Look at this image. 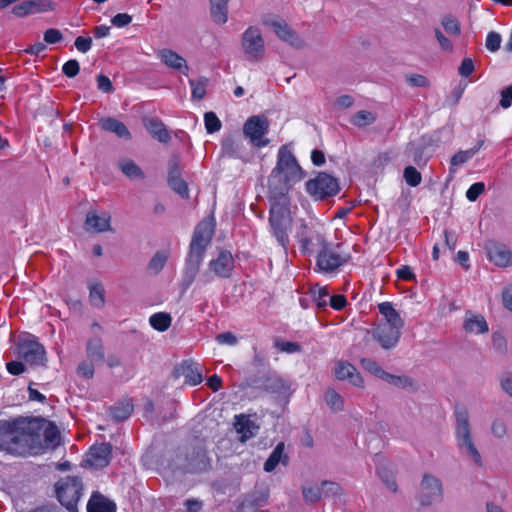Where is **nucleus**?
I'll list each match as a JSON object with an SVG mask.
<instances>
[{
    "label": "nucleus",
    "mask_w": 512,
    "mask_h": 512,
    "mask_svg": "<svg viewBox=\"0 0 512 512\" xmlns=\"http://www.w3.org/2000/svg\"><path fill=\"white\" fill-rule=\"evenodd\" d=\"M38 424L28 418L0 420V449L15 456L39 454Z\"/></svg>",
    "instance_id": "f257e3e1"
},
{
    "label": "nucleus",
    "mask_w": 512,
    "mask_h": 512,
    "mask_svg": "<svg viewBox=\"0 0 512 512\" xmlns=\"http://www.w3.org/2000/svg\"><path fill=\"white\" fill-rule=\"evenodd\" d=\"M304 178V171L288 146H281L277 154L276 166L268 177L271 199H288L289 190Z\"/></svg>",
    "instance_id": "f03ea898"
},
{
    "label": "nucleus",
    "mask_w": 512,
    "mask_h": 512,
    "mask_svg": "<svg viewBox=\"0 0 512 512\" xmlns=\"http://www.w3.org/2000/svg\"><path fill=\"white\" fill-rule=\"evenodd\" d=\"M271 207L269 212V224L271 233L275 237L277 243L286 251L290 239L289 232L292 226V220L288 211V199H271Z\"/></svg>",
    "instance_id": "7ed1b4c3"
},
{
    "label": "nucleus",
    "mask_w": 512,
    "mask_h": 512,
    "mask_svg": "<svg viewBox=\"0 0 512 512\" xmlns=\"http://www.w3.org/2000/svg\"><path fill=\"white\" fill-rule=\"evenodd\" d=\"M456 415V441L460 453L470 459L475 465L482 466V457L471 435L469 415L465 408H458Z\"/></svg>",
    "instance_id": "20e7f679"
},
{
    "label": "nucleus",
    "mask_w": 512,
    "mask_h": 512,
    "mask_svg": "<svg viewBox=\"0 0 512 512\" xmlns=\"http://www.w3.org/2000/svg\"><path fill=\"white\" fill-rule=\"evenodd\" d=\"M295 237L300 252L305 256L317 254L329 243L323 227L306 223L298 227Z\"/></svg>",
    "instance_id": "39448f33"
},
{
    "label": "nucleus",
    "mask_w": 512,
    "mask_h": 512,
    "mask_svg": "<svg viewBox=\"0 0 512 512\" xmlns=\"http://www.w3.org/2000/svg\"><path fill=\"white\" fill-rule=\"evenodd\" d=\"M16 354L30 366H42L46 361L44 347L30 334L21 335L16 344Z\"/></svg>",
    "instance_id": "423d86ee"
},
{
    "label": "nucleus",
    "mask_w": 512,
    "mask_h": 512,
    "mask_svg": "<svg viewBox=\"0 0 512 512\" xmlns=\"http://www.w3.org/2000/svg\"><path fill=\"white\" fill-rule=\"evenodd\" d=\"M55 487L60 503L69 511H74L82 496L83 486L81 479L76 476H66L59 480Z\"/></svg>",
    "instance_id": "0eeeda50"
},
{
    "label": "nucleus",
    "mask_w": 512,
    "mask_h": 512,
    "mask_svg": "<svg viewBox=\"0 0 512 512\" xmlns=\"http://www.w3.org/2000/svg\"><path fill=\"white\" fill-rule=\"evenodd\" d=\"M342 245L328 243L325 248L317 253L316 269L330 273L337 270L350 260V254L341 250Z\"/></svg>",
    "instance_id": "6e6552de"
},
{
    "label": "nucleus",
    "mask_w": 512,
    "mask_h": 512,
    "mask_svg": "<svg viewBox=\"0 0 512 512\" xmlns=\"http://www.w3.org/2000/svg\"><path fill=\"white\" fill-rule=\"evenodd\" d=\"M241 47L245 58L250 62H259L264 57L265 42L259 28L250 26L243 32Z\"/></svg>",
    "instance_id": "1a4fd4ad"
},
{
    "label": "nucleus",
    "mask_w": 512,
    "mask_h": 512,
    "mask_svg": "<svg viewBox=\"0 0 512 512\" xmlns=\"http://www.w3.org/2000/svg\"><path fill=\"white\" fill-rule=\"evenodd\" d=\"M338 180L325 172L306 182L307 193L316 200H322L336 195L339 192Z\"/></svg>",
    "instance_id": "9d476101"
},
{
    "label": "nucleus",
    "mask_w": 512,
    "mask_h": 512,
    "mask_svg": "<svg viewBox=\"0 0 512 512\" xmlns=\"http://www.w3.org/2000/svg\"><path fill=\"white\" fill-rule=\"evenodd\" d=\"M269 131V121L263 115L249 117L243 126V134L255 147H265L270 141L264 136Z\"/></svg>",
    "instance_id": "9b49d317"
},
{
    "label": "nucleus",
    "mask_w": 512,
    "mask_h": 512,
    "mask_svg": "<svg viewBox=\"0 0 512 512\" xmlns=\"http://www.w3.org/2000/svg\"><path fill=\"white\" fill-rule=\"evenodd\" d=\"M443 498V486L439 478L425 473L420 483L419 501L423 506L440 502Z\"/></svg>",
    "instance_id": "f8f14e48"
},
{
    "label": "nucleus",
    "mask_w": 512,
    "mask_h": 512,
    "mask_svg": "<svg viewBox=\"0 0 512 512\" xmlns=\"http://www.w3.org/2000/svg\"><path fill=\"white\" fill-rule=\"evenodd\" d=\"M31 421H36L38 424L35 435L38 436L40 442L39 454L45 449H55L60 445V432L53 422L37 418L31 419Z\"/></svg>",
    "instance_id": "ddd939ff"
},
{
    "label": "nucleus",
    "mask_w": 512,
    "mask_h": 512,
    "mask_svg": "<svg viewBox=\"0 0 512 512\" xmlns=\"http://www.w3.org/2000/svg\"><path fill=\"white\" fill-rule=\"evenodd\" d=\"M263 24L273 29L279 39L287 42L292 47L302 48L304 46V41L284 20L276 16H267L263 19Z\"/></svg>",
    "instance_id": "4468645a"
},
{
    "label": "nucleus",
    "mask_w": 512,
    "mask_h": 512,
    "mask_svg": "<svg viewBox=\"0 0 512 512\" xmlns=\"http://www.w3.org/2000/svg\"><path fill=\"white\" fill-rule=\"evenodd\" d=\"M173 374L176 378L183 377L185 384L189 386H196L204 379L201 364L193 360L182 361L174 368Z\"/></svg>",
    "instance_id": "2eb2a0df"
},
{
    "label": "nucleus",
    "mask_w": 512,
    "mask_h": 512,
    "mask_svg": "<svg viewBox=\"0 0 512 512\" xmlns=\"http://www.w3.org/2000/svg\"><path fill=\"white\" fill-rule=\"evenodd\" d=\"M214 233V225L211 221H202L194 231L189 251L204 255L211 242Z\"/></svg>",
    "instance_id": "dca6fc26"
},
{
    "label": "nucleus",
    "mask_w": 512,
    "mask_h": 512,
    "mask_svg": "<svg viewBox=\"0 0 512 512\" xmlns=\"http://www.w3.org/2000/svg\"><path fill=\"white\" fill-rule=\"evenodd\" d=\"M204 255L189 251L185 259L184 268L182 271L181 287L185 291L195 281L199 273Z\"/></svg>",
    "instance_id": "f3484780"
},
{
    "label": "nucleus",
    "mask_w": 512,
    "mask_h": 512,
    "mask_svg": "<svg viewBox=\"0 0 512 512\" xmlns=\"http://www.w3.org/2000/svg\"><path fill=\"white\" fill-rule=\"evenodd\" d=\"M208 268L219 278H230L234 269V258L229 251H221L208 263Z\"/></svg>",
    "instance_id": "a211bd4d"
},
{
    "label": "nucleus",
    "mask_w": 512,
    "mask_h": 512,
    "mask_svg": "<svg viewBox=\"0 0 512 512\" xmlns=\"http://www.w3.org/2000/svg\"><path fill=\"white\" fill-rule=\"evenodd\" d=\"M334 375L338 380L348 381L355 387H364V380L355 366L343 360H339L334 366Z\"/></svg>",
    "instance_id": "6ab92c4d"
},
{
    "label": "nucleus",
    "mask_w": 512,
    "mask_h": 512,
    "mask_svg": "<svg viewBox=\"0 0 512 512\" xmlns=\"http://www.w3.org/2000/svg\"><path fill=\"white\" fill-rule=\"evenodd\" d=\"M112 446L109 443L93 445L90 448L88 463L90 466L99 469L108 466L111 460Z\"/></svg>",
    "instance_id": "aec40b11"
},
{
    "label": "nucleus",
    "mask_w": 512,
    "mask_h": 512,
    "mask_svg": "<svg viewBox=\"0 0 512 512\" xmlns=\"http://www.w3.org/2000/svg\"><path fill=\"white\" fill-rule=\"evenodd\" d=\"M401 328H394L390 325L379 324L374 330V337L384 349L394 347L399 341Z\"/></svg>",
    "instance_id": "412c9836"
},
{
    "label": "nucleus",
    "mask_w": 512,
    "mask_h": 512,
    "mask_svg": "<svg viewBox=\"0 0 512 512\" xmlns=\"http://www.w3.org/2000/svg\"><path fill=\"white\" fill-rule=\"evenodd\" d=\"M111 215L106 211H89L86 215L85 226L86 230L95 232L111 231Z\"/></svg>",
    "instance_id": "4be33fe9"
},
{
    "label": "nucleus",
    "mask_w": 512,
    "mask_h": 512,
    "mask_svg": "<svg viewBox=\"0 0 512 512\" xmlns=\"http://www.w3.org/2000/svg\"><path fill=\"white\" fill-rule=\"evenodd\" d=\"M157 55L161 62H163L167 67L179 71L184 75L188 74V65L186 60L175 51L171 49H162Z\"/></svg>",
    "instance_id": "5701e85b"
},
{
    "label": "nucleus",
    "mask_w": 512,
    "mask_h": 512,
    "mask_svg": "<svg viewBox=\"0 0 512 512\" xmlns=\"http://www.w3.org/2000/svg\"><path fill=\"white\" fill-rule=\"evenodd\" d=\"M463 328L466 333L476 335L487 333L489 330L486 319L482 315L471 311L465 313Z\"/></svg>",
    "instance_id": "b1692460"
},
{
    "label": "nucleus",
    "mask_w": 512,
    "mask_h": 512,
    "mask_svg": "<svg viewBox=\"0 0 512 512\" xmlns=\"http://www.w3.org/2000/svg\"><path fill=\"white\" fill-rule=\"evenodd\" d=\"M144 126L150 135L161 143H168L171 140L165 124L158 118L144 119Z\"/></svg>",
    "instance_id": "393cba45"
},
{
    "label": "nucleus",
    "mask_w": 512,
    "mask_h": 512,
    "mask_svg": "<svg viewBox=\"0 0 512 512\" xmlns=\"http://www.w3.org/2000/svg\"><path fill=\"white\" fill-rule=\"evenodd\" d=\"M168 184L180 196L188 197V186L186 182L181 178V171L176 162L170 164Z\"/></svg>",
    "instance_id": "a878e982"
},
{
    "label": "nucleus",
    "mask_w": 512,
    "mask_h": 512,
    "mask_svg": "<svg viewBox=\"0 0 512 512\" xmlns=\"http://www.w3.org/2000/svg\"><path fill=\"white\" fill-rule=\"evenodd\" d=\"M490 260L499 267L512 265V252L503 244H494L488 250Z\"/></svg>",
    "instance_id": "bb28decb"
},
{
    "label": "nucleus",
    "mask_w": 512,
    "mask_h": 512,
    "mask_svg": "<svg viewBox=\"0 0 512 512\" xmlns=\"http://www.w3.org/2000/svg\"><path fill=\"white\" fill-rule=\"evenodd\" d=\"M378 310L384 318V323H382L383 325H390L394 328H403L404 321L390 302L380 303L378 305Z\"/></svg>",
    "instance_id": "cd10ccee"
},
{
    "label": "nucleus",
    "mask_w": 512,
    "mask_h": 512,
    "mask_svg": "<svg viewBox=\"0 0 512 512\" xmlns=\"http://www.w3.org/2000/svg\"><path fill=\"white\" fill-rule=\"evenodd\" d=\"M235 429L239 433L242 442L254 437L259 427L245 415L236 416Z\"/></svg>",
    "instance_id": "c85d7f7f"
},
{
    "label": "nucleus",
    "mask_w": 512,
    "mask_h": 512,
    "mask_svg": "<svg viewBox=\"0 0 512 512\" xmlns=\"http://www.w3.org/2000/svg\"><path fill=\"white\" fill-rule=\"evenodd\" d=\"M87 512H116V505L99 493H94L87 504Z\"/></svg>",
    "instance_id": "c756f323"
},
{
    "label": "nucleus",
    "mask_w": 512,
    "mask_h": 512,
    "mask_svg": "<svg viewBox=\"0 0 512 512\" xmlns=\"http://www.w3.org/2000/svg\"><path fill=\"white\" fill-rule=\"evenodd\" d=\"M100 125L103 130L112 132V133L116 134L119 138H123V139L131 138V133L129 132V130L125 126V124L115 118H112V117L104 118L101 120Z\"/></svg>",
    "instance_id": "7c9ffc66"
},
{
    "label": "nucleus",
    "mask_w": 512,
    "mask_h": 512,
    "mask_svg": "<svg viewBox=\"0 0 512 512\" xmlns=\"http://www.w3.org/2000/svg\"><path fill=\"white\" fill-rule=\"evenodd\" d=\"M287 462L288 456L284 454V443L280 442L264 463V470L266 472H272L279 463L286 465Z\"/></svg>",
    "instance_id": "2f4dec72"
},
{
    "label": "nucleus",
    "mask_w": 512,
    "mask_h": 512,
    "mask_svg": "<svg viewBox=\"0 0 512 512\" xmlns=\"http://www.w3.org/2000/svg\"><path fill=\"white\" fill-rule=\"evenodd\" d=\"M86 352L87 357L92 362H102L104 360L103 344L99 336H95L88 340Z\"/></svg>",
    "instance_id": "473e14b6"
},
{
    "label": "nucleus",
    "mask_w": 512,
    "mask_h": 512,
    "mask_svg": "<svg viewBox=\"0 0 512 512\" xmlns=\"http://www.w3.org/2000/svg\"><path fill=\"white\" fill-rule=\"evenodd\" d=\"M211 3V17L212 20L216 24H225L228 20V2L227 1H218V0H210Z\"/></svg>",
    "instance_id": "72a5a7b5"
},
{
    "label": "nucleus",
    "mask_w": 512,
    "mask_h": 512,
    "mask_svg": "<svg viewBox=\"0 0 512 512\" xmlns=\"http://www.w3.org/2000/svg\"><path fill=\"white\" fill-rule=\"evenodd\" d=\"M484 144V140H479L477 144L468 149V150H460L456 154H454L450 160V164L452 167H457L461 164L466 163L469 161L475 154L478 153V151L481 149V147Z\"/></svg>",
    "instance_id": "f704fd0d"
},
{
    "label": "nucleus",
    "mask_w": 512,
    "mask_h": 512,
    "mask_svg": "<svg viewBox=\"0 0 512 512\" xmlns=\"http://www.w3.org/2000/svg\"><path fill=\"white\" fill-rule=\"evenodd\" d=\"M132 412L133 404L130 399H124L111 408L112 417L118 422L128 419Z\"/></svg>",
    "instance_id": "c9c22d12"
},
{
    "label": "nucleus",
    "mask_w": 512,
    "mask_h": 512,
    "mask_svg": "<svg viewBox=\"0 0 512 512\" xmlns=\"http://www.w3.org/2000/svg\"><path fill=\"white\" fill-rule=\"evenodd\" d=\"M169 258V253L164 250L157 251L147 265V271L152 275L159 274Z\"/></svg>",
    "instance_id": "e433bc0d"
},
{
    "label": "nucleus",
    "mask_w": 512,
    "mask_h": 512,
    "mask_svg": "<svg viewBox=\"0 0 512 512\" xmlns=\"http://www.w3.org/2000/svg\"><path fill=\"white\" fill-rule=\"evenodd\" d=\"M43 11L42 3L35 0H26L13 7V13L18 17Z\"/></svg>",
    "instance_id": "4c0bfd02"
},
{
    "label": "nucleus",
    "mask_w": 512,
    "mask_h": 512,
    "mask_svg": "<svg viewBox=\"0 0 512 512\" xmlns=\"http://www.w3.org/2000/svg\"><path fill=\"white\" fill-rule=\"evenodd\" d=\"M172 322L170 314L165 312L154 313L149 318L150 325L159 332L168 330Z\"/></svg>",
    "instance_id": "58836bf2"
},
{
    "label": "nucleus",
    "mask_w": 512,
    "mask_h": 512,
    "mask_svg": "<svg viewBox=\"0 0 512 512\" xmlns=\"http://www.w3.org/2000/svg\"><path fill=\"white\" fill-rule=\"evenodd\" d=\"M89 301L96 308H102L105 304V290L102 284L94 283L89 286Z\"/></svg>",
    "instance_id": "ea45409f"
},
{
    "label": "nucleus",
    "mask_w": 512,
    "mask_h": 512,
    "mask_svg": "<svg viewBox=\"0 0 512 512\" xmlns=\"http://www.w3.org/2000/svg\"><path fill=\"white\" fill-rule=\"evenodd\" d=\"M324 400L329 408L334 412H339L344 409V399L336 392L333 388L326 390L324 394Z\"/></svg>",
    "instance_id": "a19ab883"
},
{
    "label": "nucleus",
    "mask_w": 512,
    "mask_h": 512,
    "mask_svg": "<svg viewBox=\"0 0 512 512\" xmlns=\"http://www.w3.org/2000/svg\"><path fill=\"white\" fill-rule=\"evenodd\" d=\"M119 168L127 177L131 179H142L144 173L141 168L132 160L126 159L119 162Z\"/></svg>",
    "instance_id": "79ce46f5"
},
{
    "label": "nucleus",
    "mask_w": 512,
    "mask_h": 512,
    "mask_svg": "<svg viewBox=\"0 0 512 512\" xmlns=\"http://www.w3.org/2000/svg\"><path fill=\"white\" fill-rule=\"evenodd\" d=\"M191 87L192 98L201 100L206 94V87L208 85V79L206 77H199L198 79L189 80Z\"/></svg>",
    "instance_id": "37998d69"
},
{
    "label": "nucleus",
    "mask_w": 512,
    "mask_h": 512,
    "mask_svg": "<svg viewBox=\"0 0 512 512\" xmlns=\"http://www.w3.org/2000/svg\"><path fill=\"white\" fill-rule=\"evenodd\" d=\"M375 120L376 116L374 113L367 110H361L351 117L350 122L356 127H365L374 123Z\"/></svg>",
    "instance_id": "c03bdc74"
},
{
    "label": "nucleus",
    "mask_w": 512,
    "mask_h": 512,
    "mask_svg": "<svg viewBox=\"0 0 512 512\" xmlns=\"http://www.w3.org/2000/svg\"><path fill=\"white\" fill-rule=\"evenodd\" d=\"M311 297L316 303L318 308H325L327 306V297L329 292L326 287L314 286L310 290Z\"/></svg>",
    "instance_id": "a18cd8bd"
},
{
    "label": "nucleus",
    "mask_w": 512,
    "mask_h": 512,
    "mask_svg": "<svg viewBox=\"0 0 512 512\" xmlns=\"http://www.w3.org/2000/svg\"><path fill=\"white\" fill-rule=\"evenodd\" d=\"M204 124L207 133L213 134L221 129V121L218 116L210 111L204 114Z\"/></svg>",
    "instance_id": "49530a36"
},
{
    "label": "nucleus",
    "mask_w": 512,
    "mask_h": 512,
    "mask_svg": "<svg viewBox=\"0 0 512 512\" xmlns=\"http://www.w3.org/2000/svg\"><path fill=\"white\" fill-rule=\"evenodd\" d=\"M404 179L406 183L411 187L418 186L422 181L420 172L413 166H407L404 169Z\"/></svg>",
    "instance_id": "de8ad7c7"
},
{
    "label": "nucleus",
    "mask_w": 512,
    "mask_h": 512,
    "mask_svg": "<svg viewBox=\"0 0 512 512\" xmlns=\"http://www.w3.org/2000/svg\"><path fill=\"white\" fill-rule=\"evenodd\" d=\"M492 346L495 352L499 355H506L508 352L507 340L499 332H494L492 334Z\"/></svg>",
    "instance_id": "09e8293b"
},
{
    "label": "nucleus",
    "mask_w": 512,
    "mask_h": 512,
    "mask_svg": "<svg viewBox=\"0 0 512 512\" xmlns=\"http://www.w3.org/2000/svg\"><path fill=\"white\" fill-rule=\"evenodd\" d=\"M304 500L308 503H315L322 497L321 488L318 486H306L302 489Z\"/></svg>",
    "instance_id": "8fccbe9b"
},
{
    "label": "nucleus",
    "mask_w": 512,
    "mask_h": 512,
    "mask_svg": "<svg viewBox=\"0 0 512 512\" xmlns=\"http://www.w3.org/2000/svg\"><path fill=\"white\" fill-rule=\"evenodd\" d=\"M206 467V454L203 450L196 452L195 459L189 461L187 468L191 471L202 470Z\"/></svg>",
    "instance_id": "3c124183"
},
{
    "label": "nucleus",
    "mask_w": 512,
    "mask_h": 512,
    "mask_svg": "<svg viewBox=\"0 0 512 512\" xmlns=\"http://www.w3.org/2000/svg\"><path fill=\"white\" fill-rule=\"evenodd\" d=\"M502 42L501 35L497 32H489L486 37L485 46L491 52H496L500 49Z\"/></svg>",
    "instance_id": "603ef678"
},
{
    "label": "nucleus",
    "mask_w": 512,
    "mask_h": 512,
    "mask_svg": "<svg viewBox=\"0 0 512 512\" xmlns=\"http://www.w3.org/2000/svg\"><path fill=\"white\" fill-rule=\"evenodd\" d=\"M361 365L362 367L370 372L371 374L375 375L376 377L380 378L381 374L383 373V369L380 367V365L370 358H362L361 359Z\"/></svg>",
    "instance_id": "864d4df0"
},
{
    "label": "nucleus",
    "mask_w": 512,
    "mask_h": 512,
    "mask_svg": "<svg viewBox=\"0 0 512 512\" xmlns=\"http://www.w3.org/2000/svg\"><path fill=\"white\" fill-rule=\"evenodd\" d=\"M442 25H443L445 31L450 35H458L460 33L459 23L452 16L443 17Z\"/></svg>",
    "instance_id": "5fc2aeb1"
},
{
    "label": "nucleus",
    "mask_w": 512,
    "mask_h": 512,
    "mask_svg": "<svg viewBox=\"0 0 512 512\" xmlns=\"http://www.w3.org/2000/svg\"><path fill=\"white\" fill-rule=\"evenodd\" d=\"M321 492L324 497H334L341 494V487L335 482L324 481Z\"/></svg>",
    "instance_id": "6e6d98bb"
},
{
    "label": "nucleus",
    "mask_w": 512,
    "mask_h": 512,
    "mask_svg": "<svg viewBox=\"0 0 512 512\" xmlns=\"http://www.w3.org/2000/svg\"><path fill=\"white\" fill-rule=\"evenodd\" d=\"M485 184L483 182L473 183L466 191V197L469 201L474 202L484 192Z\"/></svg>",
    "instance_id": "4d7b16f0"
},
{
    "label": "nucleus",
    "mask_w": 512,
    "mask_h": 512,
    "mask_svg": "<svg viewBox=\"0 0 512 512\" xmlns=\"http://www.w3.org/2000/svg\"><path fill=\"white\" fill-rule=\"evenodd\" d=\"M275 346L281 352H285V353H289V354L300 352L302 349V347L299 343L290 342V341H281V342L277 341L275 343Z\"/></svg>",
    "instance_id": "13d9d810"
},
{
    "label": "nucleus",
    "mask_w": 512,
    "mask_h": 512,
    "mask_svg": "<svg viewBox=\"0 0 512 512\" xmlns=\"http://www.w3.org/2000/svg\"><path fill=\"white\" fill-rule=\"evenodd\" d=\"M406 82L412 87H428L430 84L428 78L420 74L407 75Z\"/></svg>",
    "instance_id": "bf43d9fd"
},
{
    "label": "nucleus",
    "mask_w": 512,
    "mask_h": 512,
    "mask_svg": "<svg viewBox=\"0 0 512 512\" xmlns=\"http://www.w3.org/2000/svg\"><path fill=\"white\" fill-rule=\"evenodd\" d=\"M80 71L79 62L75 59H71L64 63L62 66V72L69 78L75 77Z\"/></svg>",
    "instance_id": "052dcab7"
},
{
    "label": "nucleus",
    "mask_w": 512,
    "mask_h": 512,
    "mask_svg": "<svg viewBox=\"0 0 512 512\" xmlns=\"http://www.w3.org/2000/svg\"><path fill=\"white\" fill-rule=\"evenodd\" d=\"M491 432L497 438H503L507 434V425L501 419L493 420L491 424Z\"/></svg>",
    "instance_id": "680f3d73"
},
{
    "label": "nucleus",
    "mask_w": 512,
    "mask_h": 512,
    "mask_svg": "<svg viewBox=\"0 0 512 512\" xmlns=\"http://www.w3.org/2000/svg\"><path fill=\"white\" fill-rule=\"evenodd\" d=\"M93 363L94 362H92V361L91 362H86V361L81 362L77 367L78 375H80L84 378H87V379L92 378L94 375Z\"/></svg>",
    "instance_id": "e2e57ef3"
},
{
    "label": "nucleus",
    "mask_w": 512,
    "mask_h": 512,
    "mask_svg": "<svg viewBox=\"0 0 512 512\" xmlns=\"http://www.w3.org/2000/svg\"><path fill=\"white\" fill-rule=\"evenodd\" d=\"M74 45L81 53H87L92 47V38L79 36L75 39Z\"/></svg>",
    "instance_id": "0e129e2a"
},
{
    "label": "nucleus",
    "mask_w": 512,
    "mask_h": 512,
    "mask_svg": "<svg viewBox=\"0 0 512 512\" xmlns=\"http://www.w3.org/2000/svg\"><path fill=\"white\" fill-rule=\"evenodd\" d=\"M63 38L62 33L54 28L47 29L44 33V41L48 44H56Z\"/></svg>",
    "instance_id": "69168bd1"
},
{
    "label": "nucleus",
    "mask_w": 512,
    "mask_h": 512,
    "mask_svg": "<svg viewBox=\"0 0 512 512\" xmlns=\"http://www.w3.org/2000/svg\"><path fill=\"white\" fill-rule=\"evenodd\" d=\"M132 21V16L127 13H118L112 17L111 23L115 27L122 28L130 24Z\"/></svg>",
    "instance_id": "338daca9"
},
{
    "label": "nucleus",
    "mask_w": 512,
    "mask_h": 512,
    "mask_svg": "<svg viewBox=\"0 0 512 512\" xmlns=\"http://www.w3.org/2000/svg\"><path fill=\"white\" fill-rule=\"evenodd\" d=\"M502 301L504 307L512 312V285H508L503 289Z\"/></svg>",
    "instance_id": "774afa93"
}]
</instances>
